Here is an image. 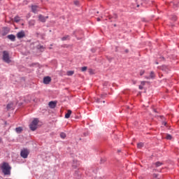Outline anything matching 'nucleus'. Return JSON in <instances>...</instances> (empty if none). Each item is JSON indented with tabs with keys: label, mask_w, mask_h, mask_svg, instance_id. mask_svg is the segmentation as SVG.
Listing matches in <instances>:
<instances>
[{
	"label": "nucleus",
	"mask_w": 179,
	"mask_h": 179,
	"mask_svg": "<svg viewBox=\"0 0 179 179\" xmlns=\"http://www.w3.org/2000/svg\"><path fill=\"white\" fill-rule=\"evenodd\" d=\"M1 169L4 176H10V171L12 170V167L9 166L8 162H3Z\"/></svg>",
	"instance_id": "1"
},
{
	"label": "nucleus",
	"mask_w": 179,
	"mask_h": 179,
	"mask_svg": "<svg viewBox=\"0 0 179 179\" xmlns=\"http://www.w3.org/2000/svg\"><path fill=\"white\" fill-rule=\"evenodd\" d=\"M38 125V119L37 118L34 119V120L29 124V128L31 131H36V129H37Z\"/></svg>",
	"instance_id": "2"
},
{
	"label": "nucleus",
	"mask_w": 179,
	"mask_h": 179,
	"mask_svg": "<svg viewBox=\"0 0 179 179\" xmlns=\"http://www.w3.org/2000/svg\"><path fill=\"white\" fill-rule=\"evenodd\" d=\"M3 61L7 64H10V59L9 58V52L6 50L3 52Z\"/></svg>",
	"instance_id": "3"
},
{
	"label": "nucleus",
	"mask_w": 179,
	"mask_h": 179,
	"mask_svg": "<svg viewBox=\"0 0 179 179\" xmlns=\"http://www.w3.org/2000/svg\"><path fill=\"white\" fill-rule=\"evenodd\" d=\"M21 157L23 159H27V156H29V150L27 149H24L20 152Z\"/></svg>",
	"instance_id": "4"
},
{
	"label": "nucleus",
	"mask_w": 179,
	"mask_h": 179,
	"mask_svg": "<svg viewBox=\"0 0 179 179\" xmlns=\"http://www.w3.org/2000/svg\"><path fill=\"white\" fill-rule=\"evenodd\" d=\"M38 17L39 22H41L42 23H45V21L48 19V16L44 17L43 15H39Z\"/></svg>",
	"instance_id": "5"
},
{
	"label": "nucleus",
	"mask_w": 179,
	"mask_h": 179,
	"mask_svg": "<svg viewBox=\"0 0 179 179\" xmlns=\"http://www.w3.org/2000/svg\"><path fill=\"white\" fill-rule=\"evenodd\" d=\"M50 82H51V77L46 76L43 78V83L45 85H49Z\"/></svg>",
	"instance_id": "6"
},
{
	"label": "nucleus",
	"mask_w": 179,
	"mask_h": 179,
	"mask_svg": "<svg viewBox=\"0 0 179 179\" xmlns=\"http://www.w3.org/2000/svg\"><path fill=\"white\" fill-rule=\"evenodd\" d=\"M25 36L26 34H24V31H21L17 34V38H23Z\"/></svg>",
	"instance_id": "7"
},
{
	"label": "nucleus",
	"mask_w": 179,
	"mask_h": 179,
	"mask_svg": "<svg viewBox=\"0 0 179 179\" xmlns=\"http://www.w3.org/2000/svg\"><path fill=\"white\" fill-rule=\"evenodd\" d=\"M80 163L78 162V160H73L72 164L73 169H77V167H79Z\"/></svg>",
	"instance_id": "8"
},
{
	"label": "nucleus",
	"mask_w": 179,
	"mask_h": 179,
	"mask_svg": "<svg viewBox=\"0 0 179 179\" xmlns=\"http://www.w3.org/2000/svg\"><path fill=\"white\" fill-rule=\"evenodd\" d=\"M38 9H40V7H38V6H31V10L34 13H37Z\"/></svg>",
	"instance_id": "9"
},
{
	"label": "nucleus",
	"mask_w": 179,
	"mask_h": 179,
	"mask_svg": "<svg viewBox=\"0 0 179 179\" xmlns=\"http://www.w3.org/2000/svg\"><path fill=\"white\" fill-rule=\"evenodd\" d=\"M8 33H9V28L8 27H3V36H6V34H8Z\"/></svg>",
	"instance_id": "10"
},
{
	"label": "nucleus",
	"mask_w": 179,
	"mask_h": 179,
	"mask_svg": "<svg viewBox=\"0 0 179 179\" xmlns=\"http://www.w3.org/2000/svg\"><path fill=\"white\" fill-rule=\"evenodd\" d=\"M155 72L151 71L149 77H145L146 79H155Z\"/></svg>",
	"instance_id": "11"
},
{
	"label": "nucleus",
	"mask_w": 179,
	"mask_h": 179,
	"mask_svg": "<svg viewBox=\"0 0 179 179\" xmlns=\"http://www.w3.org/2000/svg\"><path fill=\"white\" fill-rule=\"evenodd\" d=\"M7 37L9 40H11V41H15V40L16 38V36H15V35H13V34H10Z\"/></svg>",
	"instance_id": "12"
},
{
	"label": "nucleus",
	"mask_w": 179,
	"mask_h": 179,
	"mask_svg": "<svg viewBox=\"0 0 179 179\" xmlns=\"http://www.w3.org/2000/svg\"><path fill=\"white\" fill-rule=\"evenodd\" d=\"M57 106V103L54 101L49 102V106L50 108H55V106Z\"/></svg>",
	"instance_id": "13"
},
{
	"label": "nucleus",
	"mask_w": 179,
	"mask_h": 179,
	"mask_svg": "<svg viewBox=\"0 0 179 179\" xmlns=\"http://www.w3.org/2000/svg\"><path fill=\"white\" fill-rule=\"evenodd\" d=\"M71 114H72V110H68L67 113L65 115V118H69Z\"/></svg>",
	"instance_id": "14"
},
{
	"label": "nucleus",
	"mask_w": 179,
	"mask_h": 179,
	"mask_svg": "<svg viewBox=\"0 0 179 179\" xmlns=\"http://www.w3.org/2000/svg\"><path fill=\"white\" fill-rule=\"evenodd\" d=\"M37 49L40 50L43 52V51H44V50H45V48L41 45H37Z\"/></svg>",
	"instance_id": "15"
},
{
	"label": "nucleus",
	"mask_w": 179,
	"mask_h": 179,
	"mask_svg": "<svg viewBox=\"0 0 179 179\" xmlns=\"http://www.w3.org/2000/svg\"><path fill=\"white\" fill-rule=\"evenodd\" d=\"M162 71H164L165 72H169V68H167V66H166V65H163L162 66Z\"/></svg>",
	"instance_id": "16"
},
{
	"label": "nucleus",
	"mask_w": 179,
	"mask_h": 179,
	"mask_svg": "<svg viewBox=\"0 0 179 179\" xmlns=\"http://www.w3.org/2000/svg\"><path fill=\"white\" fill-rule=\"evenodd\" d=\"M22 131H23V129L22 127H17L15 129V131L17 132V134H20V132H22Z\"/></svg>",
	"instance_id": "17"
},
{
	"label": "nucleus",
	"mask_w": 179,
	"mask_h": 179,
	"mask_svg": "<svg viewBox=\"0 0 179 179\" xmlns=\"http://www.w3.org/2000/svg\"><path fill=\"white\" fill-rule=\"evenodd\" d=\"M14 21L15 22V23H19V22L20 21V17L19 16H15L14 17Z\"/></svg>",
	"instance_id": "18"
},
{
	"label": "nucleus",
	"mask_w": 179,
	"mask_h": 179,
	"mask_svg": "<svg viewBox=\"0 0 179 179\" xmlns=\"http://www.w3.org/2000/svg\"><path fill=\"white\" fill-rule=\"evenodd\" d=\"M13 108V103H10L7 105V109L10 110V108Z\"/></svg>",
	"instance_id": "19"
},
{
	"label": "nucleus",
	"mask_w": 179,
	"mask_h": 179,
	"mask_svg": "<svg viewBox=\"0 0 179 179\" xmlns=\"http://www.w3.org/2000/svg\"><path fill=\"white\" fill-rule=\"evenodd\" d=\"M60 137L62 138V139H65V138H66V134L64 132L60 133Z\"/></svg>",
	"instance_id": "20"
},
{
	"label": "nucleus",
	"mask_w": 179,
	"mask_h": 179,
	"mask_svg": "<svg viewBox=\"0 0 179 179\" xmlns=\"http://www.w3.org/2000/svg\"><path fill=\"white\" fill-rule=\"evenodd\" d=\"M73 73H75V72L73 71H67L68 76H72V75H73Z\"/></svg>",
	"instance_id": "21"
},
{
	"label": "nucleus",
	"mask_w": 179,
	"mask_h": 179,
	"mask_svg": "<svg viewBox=\"0 0 179 179\" xmlns=\"http://www.w3.org/2000/svg\"><path fill=\"white\" fill-rule=\"evenodd\" d=\"M156 167H160V166H163V164L160 162H157L155 164Z\"/></svg>",
	"instance_id": "22"
},
{
	"label": "nucleus",
	"mask_w": 179,
	"mask_h": 179,
	"mask_svg": "<svg viewBox=\"0 0 179 179\" xmlns=\"http://www.w3.org/2000/svg\"><path fill=\"white\" fill-rule=\"evenodd\" d=\"M137 148L138 149H141V148H143V143H139L137 144Z\"/></svg>",
	"instance_id": "23"
},
{
	"label": "nucleus",
	"mask_w": 179,
	"mask_h": 179,
	"mask_svg": "<svg viewBox=\"0 0 179 179\" xmlns=\"http://www.w3.org/2000/svg\"><path fill=\"white\" fill-rule=\"evenodd\" d=\"M172 136L170 134H166V139H168V141H171Z\"/></svg>",
	"instance_id": "24"
},
{
	"label": "nucleus",
	"mask_w": 179,
	"mask_h": 179,
	"mask_svg": "<svg viewBox=\"0 0 179 179\" xmlns=\"http://www.w3.org/2000/svg\"><path fill=\"white\" fill-rule=\"evenodd\" d=\"M82 72H85V71H87V66H83L81 68Z\"/></svg>",
	"instance_id": "25"
},
{
	"label": "nucleus",
	"mask_w": 179,
	"mask_h": 179,
	"mask_svg": "<svg viewBox=\"0 0 179 179\" xmlns=\"http://www.w3.org/2000/svg\"><path fill=\"white\" fill-rule=\"evenodd\" d=\"M69 38V36H64L62 38V41H65V40H68V38Z\"/></svg>",
	"instance_id": "26"
},
{
	"label": "nucleus",
	"mask_w": 179,
	"mask_h": 179,
	"mask_svg": "<svg viewBox=\"0 0 179 179\" xmlns=\"http://www.w3.org/2000/svg\"><path fill=\"white\" fill-rule=\"evenodd\" d=\"M74 4H76L78 6L79 5V1H74Z\"/></svg>",
	"instance_id": "27"
},
{
	"label": "nucleus",
	"mask_w": 179,
	"mask_h": 179,
	"mask_svg": "<svg viewBox=\"0 0 179 179\" xmlns=\"http://www.w3.org/2000/svg\"><path fill=\"white\" fill-rule=\"evenodd\" d=\"M144 73H145L144 70H141V71H140V75H141V76H142Z\"/></svg>",
	"instance_id": "28"
},
{
	"label": "nucleus",
	"mask_w": 179,
	"mask_h": 179,
	"mask_svg": "<svg viewBox=\"0 0 179 179\" xmlns=\"http://www.w3.org/2000/svg\"><path fill=\"white\" fill-rule=\"evenodd\" d=\"M139 89H140V90H142V89H143V87H142V86H139Z\"/></svg>",
	"instance_id": "29"
},
{
	"label": "nucleus",
	"mask_w": 179,
	"mask_h": 179,
	"mask_svg": "<svg viewBox=\"0 0 179 179\" xmlns=\"http://www.w3.org/2000/svg\"><path fill=\"white\" fill-rule=\"evenodd\" d=\"M97 22H100V17L96 18Z\"/></svg>",
	"instance_id": "30"
},
{
	"label": "nucleus",
	"mask_w": 179,
	"mask_h": 179,
	"mask_svg": "<svg viewBox=\"0 0 179 179\" xmlns=\"http://www.w3.org/2000/svg\"><path fill=\"white\" fill-rule=\"evenodd\" d=\"M2 143V138L0 137V143Z\"/></svg>",
	"instance_id": "31"
},
{
	"label": "nucleus",
	"mask_w": 179,
	"mask_h": 179,
	"mask_svg": "<svg viewBox=\"0 0 179 179\" xmlns=\"http://www.w3.org/2000/svg\"><path fill=\"white\" fill-rule=\"evenodd\" d=\"M156 64H157V65H159V62H156Z\"/></svg>",
	"instance_id": "32"
},
{
	"label": "nucleus",
	"mask_w": 179,
	"mask_h": 179,
	"mask_svg": "<svg viewBox=\"0 0 179 179\" xmlns=\"http://www.w3.org/2000/svg\"><path fill=\"white\" fill-rule=\"evenodd\" d=\"M162 59H164V57H161Z\"/></svg>",
	"instance_id": "33"
},
{
	"label": "nucleus",
	"mask_w": 179,
	"mask_h": 179,
	"mask_svg": "<svg viewBox=\"0 0 179 179\" xmlns=\"http://www.w3.org/2000/svg\"><path fill=\"white\" fill-rule=\"evenodd\" d=\"M24 2H25L26 4H27V1H24Z\"/></svg>",
	"instance_id": "34"
},
{
	"label": "nucleus",
	"mask_w": 179,
	"mask_h": 179,
	"mask_svg": "<svg viewBox=\"0 0 179 179\" xmlns=\"http://www.w3.org/2000/svg\"><path fill=\"white\" fill-rule=\"evenodd\" d=\"M170 5H171V6L173 5V3H171V4H170Z\"/></svg>",
	"instance_id": "35"
},
{
	"label": "nucleus",
	"mask_w": 179,
	"mask_h": 179,
	"mask_svg": "<svg viewBox=\"0 0 179 179\" xmlns=\"http://www.w3.org/2000/svg\"><path fill=\"white\" fill-rule=\"evenodd\" d=\"M126 52H128V50H126Z\"/></svg>",
	"instance_id": "36"
},
{
	"label": "nucleus",
	"mask_w": 179,
	"mask_h": 179,
	"mask_svg": "<svg viewBox=\"0 0 179 179\" xmlns=\"http://www.w3.org/2000/svg\"><path fill=\"white\" fill-rule=\"evenodd\" d=\"M142 84L145 85V83H142Z\"/></svg>",
	"instance_id": "37"
},
{
	"label": "nucleus",
	"mask_w": 179,
	"mask_h": 179,
	"mask_svg": "<svg viewBox=\"0 0 179 179\" xmlns=\"http://www.w3.org/2000/svg\"><path fill=\"white\" fill-rule=\"evenodd\" d=\"M176 7H177V4H176Z\"/></svg>",
	"instance_id": "38"
},
{
	"label": "nucleus",
	"mask_w": 179,
	"mask_h": 179,
	"mask_svg": "<svg viewBox=\"0 0 179 179\" xmlns=\"http://www.w3.org/2000/svg\"><path fill=\"white\" fill-rule=\"evenodd\" d=\"M167 123H165L164 125H166Z\"/></svg>",
	"instance_id": "39"
}]
</instances>
